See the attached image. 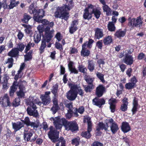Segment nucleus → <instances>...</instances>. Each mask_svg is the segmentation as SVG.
Wrapping results in <instances>:
<instances>
[{
    "instance_id": "de8ad7c7",
    "label": "nucleus",
    "mask_w": 146,
    "mask_h": 146,
    "mask_svg": "<svg viewBox=\"0 0 146 146\" xmlns=\"http://www.w3.org/2000/svg\"><path fill=\"white\" fill-rule=\"evenodd\" d=\"M79 71L83 74L86 73L87 69L82 64L79 65L78 67Z\"/></svg>"
},
{
    "instance_id": "f3484780",
    "label": "nucleus",
    "mask_w": 146,
    "mask_h": 146,
    "mask_svg": "<svg viewBox=\"0 0 146 146\" xmlns=\"http://www.w3.org/2000/svg\"><path fill=\"white\" fill-rule=\"evenodd\" d=\"M139 105L138 104V100L137 98L134 97L133 101L132 108L131 111L132 112V115L136 113L137 111L138 108L140 107L139 106Z\"/></svg>"
},
{
    "instance_id": "a878e982",
    "label": "nucleus",
    "mask_w": 146,
    "mask_h": 146,
    "mask_svg": "<svg viewBox=\"0 0 146 146\" xmlns=\"http://www.w3.org/2000/svg\"><path fill=\"white\" fill-rule=\"evenodd\" d=\"M92 128L87 127V131H82L81 133V136L86 139L90 138L92 136L90 132L92 130Z\"/></svg>"
},
{
    "instance_id": "8fccbe9b",
    "label": "nucleus",
    "mask_w": 146,
    "mask_h": 146,
    "mask_svg": "<svg viewBox=\"0 0 146 146\" xmlns=\"http://www.w3.org/2000/svg\"><path fill=\"white\" fill-rule=\"evenodd\" d=\"M21 100L19 98H16L13 102L12 105L14 107H17L20 104Z\"/></svg>"
},
{
    "instance_id": "09e8293b",
    "label": "nucleus",
    "mask_w": 146,
    "mask_h": 146,
    "mask_svg": "<svg viewBox=\"0 0 146 146\" xmlns=\"http://www.w3.org/2000/svg\"><path fill=\"white\" fill-rule=\"evenodd\" d=\"M74 111L71 109H69L68 110V112L66 114L65 116L67 119H70L71 118L73 115Z\"/></svg>"
},
{
    "instance_id": "6e6d98bb",
    "label": "nucleus",
    "mask_w": 146,
    "mask_h": 146,
    "mask_svg": "<svg viewBox=\"0 0 146 146\" xmlns=\"http://www.w3.org/2000/svg\"><path fill=\"white\" fill-rule=\"evenodd\" d=\"M79 139L77 138H73L72 140L71 143L73 145H75L76 146H78L79 145Z\"/></svg>"
},
{
    "instance_id": "49530a36",
    "label": "nucleus",
    "mask_w": 146,
    "mask_h": 146,
    "mask_svg": "<svg viewBox=\"0 0 146 146\" xmlns=\"http://www.w3.org/2000/svg\"><path fill=\"white\" fill-rule=\"evenodd\" d=\"M54 125L57 129H59L61 128L63 124L60 123V121L59 120H55L54 121Z\"/></svg>"
},
{
    "instance_id": "ddd939ff",
    "label": "nucleus",
    "mask_w": 146,
    "mask_h": 146,
    "mask_svg": "<svg viewBox=\"0 0 146 146\" xmlns=\"http://www.w3.org/2000/svg\"><path fill=\"white\" fill-rule=\"evenodd\" d=\"M91 7H92V14H94V17L97 19H98L100 17L102 12L101 9L97 7L95 5L90 4Z\"/></svg>"
},
{
    "instance_id": "e433bc0d",
    "label": "nucleus",
    "mask_w": 146,
    "mask_h": 146,
    "mask_svg": "<svg viewBox=\"0 0 146 146\" xmlns=\"http://www.w3.org/2000/svg\"><path fill=\"white\" fill-rule=\"evenodd\" d=\"M20 3L19 1H16V0H11L10 4L9 5V10L13 9L15 7L17 6Z\"/></svg>"
},
{
    "instance_id": "dca6fc26",
    "label": "nucleus",
    "mask_w": 146,
    "mask_h": 146,
    "mask_svg": "<svg viewBox=\"0 0 146 146\" xmlns=\"http://www.w3.org/2000/svg\"><path fill=\"white\" fill-rule=\"evenodd\" d=\"M107 128L105 127V124L103 122H99L98 124V126L96 128L97 132L96 133V136H100L101 135L102 132L100 131V130L104 129L105 131H107Z\"/></svg>"
},
{
    "instance_id": "f8f14e48",
    "label": "nucleus",
    "mask_w": 146,
    "mask_h": 146,
    "mask_svg": "<svg viewBox=\"0 0 146 146\" xmlns=\"http://www.w3.org/2000/svg\"><path fill=\"white\" fill-rule=\"evenodd\" d=\"M106 92V89L103 85L100 84L96 88L95 94L98 97H102Z\"/></svg>"
},
{
    "instance_id": "5701e85b",
    "label": "nucleus",
    "mask_w": 146,
    "mask_h": 146,
    "mask_svg": "<svg viewBox=\"0 0 146 146\" xmlns=\"http://www.w3.org/2000/svg\"><path fill=\"white\" fill-rule=\"evenodd\" d=\"M126 31V29H125L123 31H122L121 29H119L116 31L114 34V36L117 38H120L125 36Z\"/></svg>"
},
{
    "instance_id": "6ab92c4d",
    "label": "nucleus",
    "mask_w": 146,
    "mask_h": 146,
    "mask_svg": "<svg viewBox=\"0 0 146 146\" xmlns=\"http://www.w3.org/2000/svg\"><path fill=\"white\" fill-rule=\"evenodd\" d=\"M88 47H86V44H83L82 45V49L80 52L81 55L82 56L85 57L89 56L90 53V51L87 49Z\"/></svg>"
},
{
    "instance_id": "a18cd8bd",
    "label": "nucleus",
    "mask_w": 146,
    "mask_h": 146,
    "mask_svg": "<svg viewBox=\"0 0 146 146\" xmlns=\"http://www.w3.org/2000/svg\"><path fill=\"white\" fill-rule=\"evenodd\" d=\"M14 59L12 57L9 58L5 62V64H8L9 65L7 66L8 68H11L13 65Z\"/></svg>"
},
{
    "instance_id": "a19ab883",
    "label": "nucleus",
    "mask_w": 146,
    "mask_h": 146,
    "mask_svg": "<svg viewBox=\"0 0 146 146\" xmlns=\"http://www.w3.org/2000/svg\"><path fill=\"white\" fill-rule=\"evenodd\" d=\"M127 20L128 21V26L132 28L135 27V18H132L131 17H129Z\"/></svg>"
},
{
    "instance_id": "e2e57ef3",
    "label": "nucleus",
    "mask_w": 146,
    "mask_h": 146,
    "mask_svg": "<svg viewBox=\"0 0 146 146\" xmlns=\"http://www.w3.org/2000/svg\"><path fill=\"white\" fill-rule=\"evenodd\" d=\"M128 105L125 104H122L120 107V110L122 111L125 112L127 110Z\"/></svg>"
},
{
    "instance_id": "774afa93",
    "label": "nucleus",
    "mask_w": 146,
    "mask_h": 146,
    "mask_svg": "<svg viewBox=\"0 0 146 146\" xmlns=\"http://www.w3.org/2000/svg\"><path fill=\"white\" fill-rule=\"evenodd\" d=\"M55 37L59 42L62 39L63 36L60 32H58L56 34Z\"/></svg>"
},
{
    "instance_id": "c85d7f7f",
    "label": "nucleus",
    "mask_w": 146,
    "mask_h": 146,
    "mask_svg": "<svg viewBox=\"0 0 146 146\" xmlns=\"http://www.w3.org/2000/svg\"><path fill=\"white\" fill-rule=\"evenodd\" d=\"M74 64V63L73 62L71 61H69L68 64L69 70L71 73L76 74H78V71L74 66L73 67Z\"/></svg>"
},
{
    "instance_id": "13d9d810",
    "label": "nucleus",
    "mask_w": 146,
    "mask_h": 146,
    "mask_svg": "<svg viewBox=\"0 0 146 146\" xmlns=\"http://www.w3.org/2000/svg\"><path fill=\"white\" fill-rule=\"evenodd\" d=\"M103 40H99L96 43V46L97 48L100 49H102L103 46Z\"/></svg>"
},
{
    "instance_id": "72a5a7b5",
    "label": "nucleus",
    "mask_w": 146,
    "mask_h": 146,
    "mask_svg": "<svg viewBox=\"0 0 146 146\" xmlns=\"http://www.w3.org/2000/svg\"><path fill=\"white\" fill-rule=\"evenodd\" d=\"M32 18V17L27 13H24L23 14V17L21 19L22 23L27 24L29 21Z\"/></svg>"
},
{
    "instance_id": "58836bf2",
    "label": "nucleus",
    "mask_w": 146,
    "mask_h": 146,
    "mask_svg": "<svg viewBox=\"0 0 146 146\" xmlns=\"http://www.w3.org/2000/svg\"><path fill=\"white\" fill-rule=\"evenodd\" d=\"M83 87L84 90L86 93H90L94 88V85H83Z\"/></svg>"
},
{
    "instance_id": "4468645a",
    "label": "nucleus",
    "mask_w": 146,
    "mask_h": 146,
    "mask_svg": "<svg viewBox=\"0 0 146 146\" xmlns=\"http://www.w3.org/2000/svg\"><path fill=\"white\" fill-rule=\"evenodd\" d=\"M23 122L27 126H30L31 127H33L34 129L35 128H37L39 126L38 124L36 123L35 122H31L29 118L28 117H26Z\"/></svg>"
},
{
    "instance_id": "7ed1b4c3",
    "label": "nucleus",
    "mask_w": 146,
    "mask_h": 146,
    "mask_svg": "<svg viewBox=\"0 0 146 146\" xmlns=\"http://www.w3.org/2000/svg\"><path fill=\"white\" fill-rule=\"evenodd\" d=\"M50 27H48L45 28V33L44 35L42 34L41 43L39 49L40 54L44 52V49L47 46L46 42L47 43L49 42L53 37L54 31H50Z\"/></svg>"
},
{
    "instance_id": "473e14b6",
    "label": "nucleus",
    "mask_w": 146,
    "mask_h": 146,
    "mask_svg": "<svg viewBox=\"0 0 146 146\" xmlns=\"http://www.w3.org/2000/svg\"><path fill=\"white\" fill-rule=\"evenodd\" d=\"M19 52L17 48H13L8 54V55L11 57H16L19 55Z\"/></svg>"
},
{
    "instance_id": "f03ea898",
    "label": "nucleus",
    "mask_w": 146,
    "mask_h": 146,
    "mask_svg": "<svg viewBox=\"0 0 146 146\" xmlns=\"http://www.w3.org/2000/svg\"><path fill=\"white\" fill-rule=\"evenodd\" d=\"M28 12L33 15V18L36 22H39L45 15V11L43 9H39L34 6V3H33L28 7Z\"/></svg>"
},
{
    "instance_id": "9d476101",
    "label": "nucleus",
    "mask_w": 146,
    "mask_h": 146,
    "mask_svg": "<svg viewBox=\"0 0 146 146\" xmlns=\"http://www.w3.org/2000/svg\"><path fill=\"white\" fill-rule=\"evenodd\" d=\"M131 54V52L128 51V52L125 53L123 60V62L128 65H131L134 62V58Z\"/></svg>"
},
{
    "instance_id": "ea45409f",
    "label": "nucleus",
    "mask_w": 146,
    "mask_h": 146,
    "mask_svg": "<svg viewBox=\"0 0 146 146\" xmlns=\"http://www.w3.org/2000/svg\"><path fill=\"white\" fill-rule=\"evenodd\" d=\"M84 79L88 84L94 85L93 84L94 79L91 77L90 76L86 75L84 77Z\"/></svg>"
},
{
    "instance_id": "c03bdc74",
    "label": "nucleus",
    "mask_w": 146,
    "mask_h": 146,
    "mask_svg": "<svg viewBox=\"0 0 146 146\" xmlns=\"http://www.w3.org/2000/svg\"><path fill=\"white\" fill-rule=\"evenodd\" d=\"M94 42V40L90 38L89 39L88 41H86L83 44H86V47H88V48H91L92 47L93 43Z\"/></svg>"
},
{
    "instance_id": "37998d69",
    "label": "nucleus",
    "mask_w": 146,
    "mask_h": 146,
    "mask_svg": "<svg viewBox=\"0 0 146 146\" xmlns=\"http://www.w3.org/2000/svg\"><path fill=\"white\" fill-rule=\"evenodd\" d=\"M115 24L112 22L110 21L108 24L107 27L108 30L111 32L115 31Z\"/></svg>"
},
{
    "instance_id": "c756f323",
    "label": "nucleus",
    "mask_w": 146,
    "mask_h": 146,
    "mask_svg": "<svg viewBox=\"0 0 146 146\" xmlns=\"http://www.w3.org/2000/svg\"><path fill=\"white\" fill-rule=\"evenodd\" d=\"M33 133L30 131H25L24 132L23 137L25 142L30 141L31 137L33 135Z\"/></svg>"
},
{
    "instance_id": "79ce46f5",
    "label": "nucleus",
    "mask_w": 146,
    "mask_h": 146,
    "mask_svg": "<svg viewBox=\"0 0 146 146\" xmlns=\"http://www.w3.org/2000/svg\"><path fill=\"white\" fill-rule=\"evenodd\" d=\"M71 85L72 86H76V90H77V94L78 93L80 96H83L84 94V92L82 89H81V88L80 86H78L77 84H73L71 83Z\"/></svg>"
},
{
    "instance_id": "393cba45",
    "label": "nucleus",
    "mask_w": 146,
    "mask_h": 146,
    "mask_svg": "<svg viewBox=\"0 0 146 146\" xmlns=\"http://www.w3.org/2000/svg\"><path fill=\"white\" fill-rule=\"evenodd\" d=\"M12 124L13 128L14 129V131L15 132L20 130L24 127L23 123L20 121L18 122L17 123L12 122Z\"/></svg>"
},
{
    "instance_id": "338daca9",
    "label": "nucleus",
    "mask_w": 146,
    "mask_h": 146,
    "mask_svg": "<svg viewBox=\"0 0 146 146\" xmlns=\"http://www.w3.org/2000/svg\"><path fill=\"white\" fill-rule=\"evenodd\" d=\"M91 146H104L103 144L98 141H94L91 144Z\"/></svg>"
},
{
    "instance_id": "423d86ee",
    "label": "nucleus",
    "mask_w": 146,
    "mask_h": 146,
    "mask_svg": "<svg viewBox=\"0 0 146 146\" xmlns=\"http://www.w3.org/2000/svg\"><path fill=\"white\" fill-rule=\"evenodd\" d=\"M52 127H50V130L48 132V135L49 138L54 143H55L58 141L60 139L59 138V132L55 129H52Z\"/></svg>"
},
{
    "instance_id": "603ef678",
    "label": "nucleus",
    "mask_w": 146,
    "mask_h": 146,
    "mask_svg": "<svg viewBox=\"0 0 146 146\" xmlns=\"http://www.w3.org/2000/svg\"><path fill=\"white\" fill-rule=\"evenodd\" d=\"M97 77L103 83L105 82L104 78V75L99 72H97L96 74Z\"/></svg>"
},
{
    "instance_id": "39448f33",
    "label": "nucleus",
    "mask_w": 146,
    "mask_h": 146,
    "mask_svg": "<svg viewBox=\"0 0 146 146\" xmlns=\"http://www.w3.org/2000/svg\"><path fill=\"white\" fill-rule=\"evenodd\" d=\"M105 127L107 128V131H109L108 128L109 127V124H111L110 127V130L113 134H115L119 129V127L117 124L114 121L112 118L107 119L105 120Z\"/></svg>"
},
{
    "instance_id": "4d7b16f0",
    "label": "nucleus",
    "mask_w": 146,
    "mask_h": 146,
    "mask_svg": "<svg viewBox=\"0 0 146 146\" xmlns=\"http://www.w3.org/2000/svg\"><path fill=\"white\" fill-rule=\"evenodd\" d=\"M78 29V28L77 26L72 27L71 26L69 28V32L70 34H73Z\"/></svg>"
},
{
    "instance_id": "20e7f679",
    "label": "nucleus",
    "mask_w": 146,
    "mask_h": 146,
    "mask_svg": "<svg viewBox=\"0 0 146 146\" xmlns=\"http://www.w3.org/2000/svg\"><path fill=\"white\" fill-rule=\"evenodd\" d=\"M61 121L66 130L71 131L72 132L78 130V124L75 121H68L65 118H63L61 119Z\"/></svg>"
},
{
    "instance_id": "f704fd0d",
    "label": "nucleus",
    "mask_w": 146,
    "mask_h": 146,
    "mask_svg": "<svg viewBox=\"0 0 146 146\" xmlns=\"http://www.w3.org/2000/svg\"><path fill=\"white\" fill-rule=\"evenodd\" d=\"M58 83H56L52 86L51 89V92L53 94L54 97H56L58 96Z\"/></svg>"
},
{
    "instance_id": "2eb2a0df",
    "label": "nucleus",
    "mask_w": 146,
    "mask_h": 146,
    "mask_svg": "<svg viewBox=\"0 0 146 146\" xmlns=\"http://www.w3.org/2000/svg\"><path fill=\"white\" fill-rule=\"evenodd\" d=\"M97 97H96L92 100L93 104L99 108H100L102 106L104 105L105 103V101L104 98L100 99Z\"/></svg>"
},
{
    "instance_id": "4c0bfd02",
    "label": "nucleus",
    "mask_w": 146,
    "mask_h": 146,
    "mask_svg": "<svg viewBox=\"0 0 146 146\" xmlns=\"http://www.w3.org/2000/svg\"><path fill=\"white\" fill-rule=\"evenodd\" d=\"M102 9L103 12L106 13V15L107 16L111 15L112 10L107 5L102 6Z\"/></svg>"
},
{
    "instance_id": "c9c22d12",
    "label": "nucleus",
    "mask_w": 146,
    "mask_h": 146,
    "mask_svg": "<svg viewBox=\"0 0 146 146\" xmlns=\"http://www.w3.org/2000/svg\"><path fill=\"white\" fill-rule=\"evenodd\" d=\"M88 68L90 72H92L95 69V64L92 60H88Z\"/></svg>"
},
{
    "instance_id": "2f4dec72",
    "label": "nucleus",
    "mask_w": 146,
    "mask_h": 146,
    "mask_svg": "<svg viewBox=\"0 0 146 146\" xmlns=\"http://www.w3.org/2000/svg\"><path fill=\"white\" fill-rule=\"evenodd\" d=\"M143 23L142 19L141 16L137 17L136 19L135 18V27H138L140 28L142 26Z\"/></svg>"
},
{
    "instance_id": "412c9836",
    "label": "nucleus",
    "mask_w": 146,
    "mask_h": 146,
    "mask_svg": "<svg viewBox=\"0 0 146 146\" xmlns=\"http://www.w3.org/2000/svg\"><path fill=\"white\" fill-rule=\"evenodd\" d=\"M73 115L74 117H77L79 116L78 113L80 114H82L85 111L84 107L83 106H81L78 109L76 108H74L73 109Z\"/></svg>"
},
{
    "instance_id": "864d4df0",
    "label": "nucleus",
    "mask_w": 146,
    "mask_h": 146,
    "mask_svg": "<svg viewBox=\"0 0 146 146\" xmlns=\"http://www.w3.org/2000/svg\"><path fill=\"white\" fill-rule=\"evenodd\" d=\"M135 87V86L131 82H129L126 84L125 85V88L126 89L128 90L132 89Z\"/></svg>"
},
{
    "instance_id": "9b49d317",
    "label": "nucleus",
    "mask_w": 146,
    "mask_h": 146,
    "mask_svg": "<svg viewBox=\"0 0 146 146\" xmlns=\"http://www.w3.org/2000/svg\"><path fill=\"white\" fill-rule=\"evenodd\" d=\"M50 94V91L46 92L44 95H42L40 98L42 101V103L44 105L49 104L51 101V99L49 96Z\"/></svg>"
},
{
    "instance_id": "f257e3e1",
    "label": "nucleus",
    "mask_w": 146,
    "mask_h": 146,
    "mask_svg": "<svg viewBox=\"0 0 146 146\" xmlns=\"http://www.w3.org/2000/svg\"><path fill=\"white\" fill-rule=\"evenodd\" d=\"M66 3L63 6L58 7L54 12V16L56 18H59L67 21L70 16L68 12L72 9L74 6L73 0L66 1Z\"/></svg>"
},
{
    "instance_id": "0eeeda50",
    "label": "nucleus",
    "mask_w": 146,
    "mask_h": 146,
    "mask_svg": "<svg viewBox=\"0 0 146 146\" xmlns=\"http://www.w3.org/2000/svg\"><path fill=\"white\" fill-rule=\"evenodd\" d=\"M70 87V90L68 92L67 94V98L70 101L75 100L77 96V92L76 91V86L71 85V83L69 85Z\"/></svg>"
},
{
    "instance_id": "1a4fd4ad",
    "label": "nucleus",
    "mask_w": 146,
    "mask_h": 146,
    "mask_svg": "<svg viewBox=\"0 0 146 146\" xmlns=\"http://www.w3.org/2000/svg\"><path fill=\"white\" fill-rule=\"evenodd\" d=\"M0 104L1 106L5 108L10 107L12 104L11 102L9 97L7 94H5L3 97L0 99Z\"/></svg>"
},
{
    "instance_id": "6e6552de",
    "label": "nucleus",
    "mask_w": 146,
    "mask_h": 146,
    "mask_svg": "<svg viewBox=\"0 0 146 146\" xmlns=\"http://www.w3.org/2000/svg\"><path fill=\"white\" fill-rule=\"evenodd\" d=\"M92 7H91L90 4H89L87 7L84 9L83 17L84 19L89 21L92 19L93 16L92 11Z\"/></svg>"
},
{
    "instance_id": "7c9ffc66",
    "label": "nucleus",
    "mask_w": 146,
    "mask_h": 146,
    "mask_svg": "<svg viewBox=\"0 0 146 146\" xmlns=\"http://www.w3.org/2000/svg\"><path fill=\"white\" fill-rule=\"evenodd\" d=\"M25 64L23 63L20 66V69L18 71L17 73L15 75L14 77V79L15 80H17L19 78H21L22 76L23 75L21 74V73L25 67Z\"/></svg>"
},
{
    "instance_id": "0e129e2a",
    "label": "nucleus",
    "mask_w": 146,
    "mask_h": 146,
    "mask_svg": "<svg viewBox=\"0 0 146 146\" xmlns=\"http://www.w3.org/2000/svg\"><path fill=\"white\" fill-rule=\"evenodd\" d=\"M78 52V50L77 48L75 47H71L70 48V50L69 51V53L70 54H76Z\"/></svg>"
},
{
    "instance_id": "052dcab7",
    "label": "nucleus",
    "mask_w": 146,
    "mask_h": 146,
    "mask_svg": "<svg viewBox=\"0 0 146 146\" xmlns=\"http://www.w3.org/2000/svg\"><path fill=\"white\" fill-rule=\"evenodd\" d=\"M55 47L56 49L59 50L60 51H61L63 50V48L62 45L59 42H56L55 43Z\"/></svg>"
},
{
    "instance_id": "aec40b11",
    "label": "nucleus",
    "mask_w": 146,
    "mask_h": 146,
    "mask_svg": "<svg viewBox=\"0 0 146 146\" xmlns=\"http://www.w3.org/2000/svg\"><path fill=\"white\" fill-rule=\"evenodd\" d=\"M27 111V114L30 116H33L35 118H37L39 116L37 110L33 109L31 108L28 107Z\"/></svg>"
},
{
    "instance_id": "3c124183",
    "label": "nucleus",
    "mask_w": 146,
    "mask_h": 146,
    "mask_svg": "<svg viewBox=\"0 0 146 146\" xmlns=\"http://www.w3.org/2000/svg\"><path fill=\"white\" fill-rule=\"evenodd\" d=\"M25 47V45L23 43H20L18 44L16 48H17L18 52H22L24 50Z\"/></svg>"
},
{
    "instance_id": "680f3d73",
    "label": "nucleus",
    "mask_w": 146,
    "mask_h": 146,
    "mask_svg": "<svg viewBox=\"0 0 146 146\" xmlns=\"http://www.w3.org/2000/svg\"><path fill=\"white\" fill-rule=\"evenodd\" d=\"M87 121L88 123V127L92 128V123L91 118L90 117L88 116L85 118Z\"/></svg>"
},
{
    "instance_id": "b1692460",
    "label": "nucleus",
    "mask_w": 146,
    "mask_h": 146,
    "mask_svg": "<svg viewBox=\"0 0 146 146\" xmlns=\"http://www.w3.org/2000/svg\"><path fill=\"white\" fill-rule=\"evenodd\" d=\"M121 129L124 133L129 132L131 129V127L129 123L126 122H123L122 123Z\"/></svg>"
},
{
    "instance_id": "4be33fe9",
    "label": "nucleus",
    "mask_w": 146,
    "mask_h": 146,
    "mask_svg": "<svg viewBox=\"0 0 146 146\" xmlns=\"http://www.w3.org/2000/svg\"><path fill=\"white\" fill-rule=\"evenodd\" d=\"M95 33L94 38L96 39L99 40L102 38L104 36V33L102 29L97 28L95 30Z\"/></svg>"
},
{
    "instance_id": "69168bd1",
    "label": "nucleus",
    "mask_w": 146,
    "mask_h": 146,
    "mask_svg": "<svg viewBox=\"0 0 146 146\" xmlns=\"http://www.w3.org/2000/svg\"><path fill=\"white\" fill-rule=\"evenodd\" d=\"M1 4L2 6L4 9H9L8 8L9 5H8V4L7 3V0H3V2L2 3L1 2Z\"/></svg>"
},
{
    "instance_id": "a211bd4d",
    "label": "nucleus",
    "mask_w": 146,
    "mask_h": 146,
    "mask_svg": "<svg viewBox=\"0 0 146 146\" xmlns=\"http://www.w3.org/2000/svg\"><path fill=\"white\" fill-rule=\"evenodd\" d=\"M103 42L105 46H110L113 43V36L110 35H108L103 38Z\"/></svg>"
},
{
    "instance_id": "5fc2aeb1",
    "label": "nucleus",
    "mask_w": 146,
    "mask_h": 146,
    "mask_svg": "<svg viewBox=\"0 0 146 146\" xmlns=\"http://www.w3.org/2000/svg\"><path fill=\"white\" fill-rule=\"evenodd\" d=\"M41 35L40 34H37L36 35L34 36V40L36 43H38L41 40Z\"/></svg>"
},
{
    "instance_id": "bb28decb",
    "label": "nucleus",
    "mask_w": 146,
    "mask_h": 146,
    "mask_svg": "<svg viewBox=\"0 0 146 146\" xmlns=\"http://www.w3.org/2000/svg\"><path fill=\"white\" fill-rule=\"evenodd\" d=\"M39 23H41L42 24V25L46 27H50H50H52L54 25V23L53 22H49V21L47 20L46 19H43L42 20V19H40V21L39 22H37Z\"/></svg>"
},
{
    "instance_id": "cd10ccee",
    "label": "nucleus",
    "mask_w": 146,
    "mask_h": 146,
    "mask_svg": "<svg viewBox=\"0 0 146 146\" xmlns=\"http://www.w3.org/2000/svg\"><path fill=\"white\" fill-rule=\"evenodd\" d=\"M18 82L17 81H14L12 86L10 88L9 94L10 96L13 95L14 93L17 90L18 85Z\"/></svg>"
},
{
    "instance_id": "bf43d9fd",
    "label": "nucleus",
    "mask_w": 146,
    "mask_h": 146,
    "mask_svg": "<svg viewBox=\"0 0 146 146\" xmlns=\"http://www.w3.org/2000/svg\"><path fill=\"white\" fill-rule=\"evenodd\" d=\"M37 28L40 34L41 35L42 34V33L45 29L43 25H39L37 27Z\"/></svg>"
}]
</instances>
